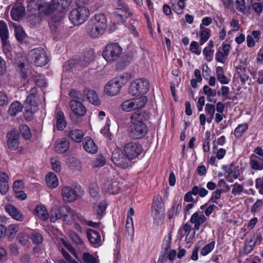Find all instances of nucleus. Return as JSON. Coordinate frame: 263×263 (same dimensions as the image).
I'll list each match as a JSON object with an SVG mask.
<instances>
[{"mask_svg": "<svg viewBox=\"0 0 263 263\" xmlns=\"http://www.w3.org/2000/svg\"><path fill=\"white\" fill-rule=\"evenodd\" d=\"M147 116L145 112H134L131 116L128 131L129 137L133 139H142L147 134L148 129L144 122L147 120Z\"/></svg>", "mask_w": 263, "mask_h": 263, "instance_id": "f257e3e1", "label": "nucleus"}, {"mask_svg": "<svg viewBox=\"0 0 263 263\" xmlns=\"http://www.w3.org/2000/svg\"><path fill=\"white\" fill-rule=\"evenodd\" d=\"M30 16H39L41 13L49 15L52 13V5L44 0H30L27 5Z\"/></svg>", "mask_w": 263, "mask_h": 263, "instance_id": "f03ea898", "label": "nucleus"}, {"mask_svg": "<svg viewBox=\"0 0 263 263\" xmlns=\"http://www.w3.org/2000/svg\"><path fill=\"white\" fill-rule=\"evenodd\" d=\"M90 15V11L85 6H78L70 12L69 20L75 26L80 25L87 20Z\"/></svg>", "mask_w": 263, "mask_h": 263, "instance_id": "7ed1b4c3", "label": "nucleus"}, {"mask_svg": "<svg viewBox=\"0 0 263 263\" xmlns=\"http://www.w3.org/2000/svg\"><path fill=\"white\" fill-rule=\"evenodd\" d=\"M122 54V48L118 43L107 44L102 52V56L108 62L117 61Z\"/></svg>", "mask_w": 263, "mask_h": 263, "instance_id": "20e7f679", "label": "nucleus"}, {"mask_svg": "<svg viewBox=\"0 0 263 263\" xmlns=\"http://www.w3.org/2000/svg\"><path fill=\"white\" fill-rule=\"evenodd\" d=\"M149 88V84L148 80L144 78H140L130 84L128 91L133 96H139L146 93Z\"/></svg>", "mask_w": 263, "mask_h": 263, "instance_id": "39448f33", "label": "nucleus"}, {"mask_svg": "<svg viewBox=\"0 0 263 263\" xmlns=\"http://www.w3.org/2000/svg\"><path fill=\"white\" fill-rule=\"evenodd\" d=\"M28 60L36 66H43L48 62V58L45 50L41 48L31 50L28 54Z\"/></svg>", "mask_w": 263, "mask_h": 263, "instance_id": "423d86ee", "label": "nucleus"}, {"mask_svg": "<svg viewBox=\"0 0 263 263\" xmlns=\"http://www.w3.org/2000/svg\"><path fill=\"white\" fill-rule=\"evenodd\" d=\"M111 159L117 166L126 168L132 166V159L126 155H124L121 150L115 149L111 155Z\"/></svg>", "mask_w": 263, "mask_h": 263, "instance_id": "0eeeda50", "label": "nucleus"}, {"mask_svg": "<svg viewBox=\"0 0 263 263\" xmlns=\"http://www.w3.org/2000/svg\"><path fill=\"white\" fill-rule=\"evenodd\" d=\"M146 102V98L143 96L126 100L121 104V106L124 110L130 111L142 108L145 105Z\"/></svg>", "mask_w": 263, "mask_h": 263, "instance_id": "6e6552de", "label": "nucleus"}, {"mask_svg": "<svg viewBox=\"0 0 263 263\" xmlns=\"http://www.w3.org/2000/svg\"><path fill=\"white\" fill-rule=\"evenodd\" d=\"M72 0H52L50 5H52V13L57 11L59 16L58 18L53 17L52 20L55 22H60L63 18V10L68 8Z\"/></svg>", "mask_w": 263, "mask_h": 263, "instance_id": "1a4fd4ad", "label": "nucleus"}, {"mask_svg": "<svg viewBox=\"0 0 263 263\" xmlns=\"http://www.w3.org/2000/svg\"><path fill=\"white\" fill-rule=\"evenodd\" d=\"M123 76L120 78H115L109 81L104 87L105 92L109 96L118 95L120 91L122 85H123Z\"/></svg>", "mask_w": 263, "mask_h": 263, "instance_id": "9d476101", "label": "nucleus"}, {"mask_svg": "<svg viewBox=\"0 0 263 263\" xmlns=\"http://www.w3.org/2000/svg\"><path fill=\"white\" fill-rule=\"evenodd\" d=\"M124 151L125 154L133 160L141 153L142 147L138 142L130 141L125 145Z\"/></svg>", "mask_w": 263, "mask_h": 263, "instance_id": "9b49d317", "label": "nucleus"}, {"mask_svg": "<svg viewBox=\"0 0 263 263\" xmlns=\"http://www.w3.org/2000/svg\"><path fill=\"white\" fill-rule=\"evenodd\" d=\"M80 189L78 187L74 188L64 186L62 190V195L63 200L67 202H72L76 200L79 197Z\"/></svg>", "mask_w": 263, "mask_h": 263, "instance_id": "f8f14e48", "label": "nucleus"}, {"mask_svg": "<svg viewBox=\"0 0 263 263\" xmlns=\"http://www.w3.org/2000/svg\"><path fill=\"white\" fill-rule=\"evenodd\" d=\"M31 91L32 92L27 97L24 105L26 111L33 114L37 110V103L35 101L36 88H32Z\"/></svg>", "mask_w": 263, "mask_h": 263, "instance_id": "ddd939ff", "label": "nucleus"}, {"mask_svg": "<svg viewBox=\"0 0 263 263\" xmlns=\"http://www.w3.org/2000/svg\"><path fill=\"white\" fill-rule=\"evenodd\" d=\"M7 137L8 139L7 143L9 148L11 150L17 149L19 145V135L17 130L12 129L8 133Z\"/></svg>", "mask_w": 263, "mask_h": 263, "instance_id": "4468645a", "label": "nucleus"}, {"mask_svg": "<svg viewBox=\"0 0 263 263\" xmlns=\"http://www.w3.org/2000/svg\"><path fill=\"white\" fill-rule=\"evenodd\" d=\"M83 101L72 100L69 102V106L72 112L80 117L84 116L86 112L85 107L82 103Z\"/></svg>", "mask_w": 263, "mask_h": 263, "instance_id": "2eb2a0df", "label": "nucleus"}, {"mask_svg": "<svg viewBox=\"0 0 263 263\" xmlns=\"http://www.w3.org/2000/svg\"><path fill=\"white\" fill-rule=\"evenodd\" d=\"M60 212L62 214V219L65 222L69 223L74 220L76 212L69 206H61Z\"/></svg>", "mask_w": 263, "mask_h": 263, "instance_id": "dca6fc26", "label": "nucleus"}, {"mask_svg": "<svg viewBox=\"0 0 263 263\" xmlns=\"http://www.w3.org/2000/svg\"><path fill=\"white\" fill-rule=\"evenodd\" d=\"M89 21L104 31H105L107 27V19L104 14L102 13L96 14Z\"/></svg>", "mask_w": 263, "mask_h": 263, "instance_id": "f3484780", "label": "nucleus"}, {"mask_svg": "<svg viewBox=\"0 0 263 263\" xmlns=\"http://www.w3.org/2000/svg\"><path fill=\"white\" fill-rule=\"evenodd\" d=\"M5 210L11 217L15 220L19 221H23L24 219V216L22 213L14 206L8 204L5 205Z\"/></svg>", "mask_w": 263, "mask_h": 263, "instance_id": "a211bd4d", "label": "nucleus"}, {"mask_svg": "<svg viewBox=\"0 0 263 263\" xmlns=\"http://www.w3.org/2000/svg\"><path fill=\"white\" fill-rule=\"evenodd\" d=\"M83 146L85 151L90 154H95L98 151V146L92 139L86 137L83 140Z\"/></svg>", "mask_w": 263, "mask_h": 263, "instance_id": "6ab92c4d", "label": "nucleus"}, {"mask_svg": "<svg viewBox=\"0 0 263 263\" xmlns=\"http://www.w3.org/2000/svg\"><path fill=\"white\" fill-rule=\"evenodd\" d=\"M119 183L112 180H107L104 183V189L111 194H117L120 190Z\"/></svg>", "mask_w": 263, "mask_h": 263, "instance_id": "aec40b11", "label": "nucleus"}, {"mask_svg": "<svg viewBox=\"0 0 263 263\" xmlns=\"http://www.w3.org/2000/svg\"><path fill=\"white\" fill-rule=\"evenodd\" d=\"M69 147V142L65 138L59 139L55 143L54 150L59 153H65Z\"/></svg>", "mask_w": 263, "mask_h": 263, "instance_id": "412c9836", "label": "nucleus"}, {"mask_svg": "<svg viewBox=\"0 0 263 263\" xmlns=\"http://www.w3.org/2000/svg\"><path fill=\"white\" fill-rule=\"evenodd\" d=\"M12 19L18 21L22 19L25 15V8L21 5L14 6L11 10Z\"/></svg>", "mask_w": 263, "mask_h": 263, "instance_id": "4be33fe9", "label": "nucleus"}, {"mask_svg": "<svg viewBox=\"0 0 263 263\" xmlns=\"http://www.w3.org/2000/svg\"><path fill=\"white\" fill-rule=\"evenodd\" d=\"M249 164L252 169L256 171L263 170V160L256 154H252L250 157Z\"/></svg>", "mask_w": 263, "mask_h": 263, "instance_id": "5701e85b", "label": "nucleus"}, {"mask_svg": "<svg viewBox=\"0 0 263 263\" xmlns=\"http://www.w3.org/2000/svg\"><path fill=\"white\" fill-rule=\"evenodd\" d=\"M87 237L92 245H100L101 243V235L99 232L93 229H89L87 231Z\"/></svg>", "mask_w": 263, "mask_h": 263, "instance_id": "b1692460", "label": "nucleus"}, {"mask_svg": "<svg viewBox=\"0 0 263 263\" xmlns=\"http://www.w3.org/2000/svg\"><path fill=\"white\" fill-rule=\"evenodd\" d=\"M206 220L205 216L203 214L199 215V213L196 212L194 213L190 219V222L194 224V228L193 229L198 230L200 226Z\"/></svg>", "mask_w": 263, "mask_h": 263, "instance_id": "393cba45", "label": "nucleus"}, {"mask_svg": "<svg viewBox=\"0 0 263 263\" xmlns=\"http://www.w3.org/2000/svg\"><path fill=\"white\" fill-rule=\"evenodd\" d=\"M87 30L89 35L93 38L98 37L103 34L105 32L99 27L93 24V23L89 21L87 23Z\"/></svg>", "mask_w": 263, "mask_h": 263, "instance_id": "a878e982", "label": "nucleus"}, {"mask_svg": "<svg viewBox=\"0 0 263 263\" xmlns=\"http://www.w3.org/2000/svg\"><path fill=\"white\" fill-rule=\"evenodd\" d=\"M0 37L3 46L6 45L9 37V32L7 25L3 21H0Z\"/></svg>", "mask_w": 263, "mask_h": 263, "instance_id": "bb28decb", "label": "nucleus"}, {"mask_svg": "<svg viewBox=\"0 0 263 263\" xmlns=\"http://www.w3.org/2000/svg\"><path fill=\"white\" fill-rule=\"evenodd\" d=\"M83 92L84 96L87 97L88 100L90 103L95 105H98L100 104V101L96 91L93 90L85 89Z\"/></svg>", "mask_w": 263, "mask_h": 263, "instance_id": "cd10ccee", "label": "nucleus"}, {"mask_svg": "<svg viewBox=\"0 0 263 263\" xmlns=\"http://www.w3.org/2000/svg\"><path fill=\"white\" fill-rule=\"evenodd\" d=\"M164 209H158L152 208V215L154 220V222L159 224L163 218Z\"/></svg>", "mask_w": 263, "mask_h": 263, "instance_id": "c85d7f7f", "label": "nucleus"}, {"mask_svg": "<svg viewBox=\"0 0 263 263\" xmlns=\"http://www.w3.org/2000/svg\"><path fill=\"white\" fill-rule=\"evenodd\" d=\"M68 135L69 137L73 141L79 143L81 142L82 138L84 136V133L80 129H75L69 131Z\"/></svg>", "mask_w": 263, "mask_h": 263, "instance_id": "c756f323", "label": "nucleus"}, {"mask_svg": "<svg viewBox=\"0 0 263 263\" xmlns=\"http://www.w3.org/2000/svg\"><path fill=\"white\" fill-rule=\"evenodd\" d=\"M107 204L106 201H103L100 202L98 205H96L93 206V210L96 213L97 217L100 219L103 215H104Z\"/></svg>", "mask_w": 263, "mask_h": 263, "instance_id": "7c9ffc66", "label": "nucleus"}, {"mask_svg": "<svg viewBox=\"0 0 263 263\" xmlns=\"http://www.w3.org/2000/svg\"><path fill=\"white\" fill-rule=\"evenodd\" d=\"M200 32L199 35L200 37L199 43L202 45L209 39L211 35V30L210 29L204 28L202 25L200 26Z\"/></svg>", "mask_w": 263, "mask_h": 263, "instance_id": "2f4dec72", "label": "nucleus"}, {"mask_svg": "<svg viewBox=\"0 0 263 263\" xmlns=\"http://www.w3.org/2000/svg\"><path fill=\"white\" fill-rule=\"evenodd\" d=\"M34 214L43 220H46L48 218L47 211L44 206H36L34 211Z\"/></svg>", "mask_w": 263, "mask_h": 263, "instance_id": "473e14b6", "label": "nucleus"}, {"mask_svg": "<svg viewBox=\"0 0 263 263\" xmlns=\"http://www.w3.org/2000/svg\"><path fill=\"white\" fill-rule=\"evenodd\" d=\"M23 105L18 101H14L9 106L8 112L11 116H15L22 111Z\"/></svg>", "mask_w": 263, "mask_h": 263, "instance_id": "72a5a7b5", "label": "nucleus"}, {"mask_svg": "<svg viewBox=\"0 0 263 263\" xmlns=\"http://www.w3.org/2000/svg\"><path fill=\"white\" fill-rule=\"evenodd\" d=\"M47 185L50 188H55L58 185V180L55 174L53 173H48L46 177Z\"/></svg>", "mask_w": 263, "mask_h": 263, "instance_id": "f704fd0d", "label": "nucleus"}, {"mask_svg": "<svg viewBox=\"0 0 263 263\" xmlns=\"http://www.w3.org/2000/svg\"><path fill=\"white\" fill-rule=\"evenodd\" d=\"M66 121L63 112L59 111L57 114V127L59 130H63L66 127Z\"/></svg>", "mask_w": 263, "mask_h": 263, "instance_id": "c9c22d12", "label": "nucleus"}, {"mask_svg": "<svg viewBox=\"0 0 263 263\" xmlns=\"http://www.w3.org/2000/svg\"><path fill=\"white\" fill-rule=\"evenodd\" d=\"M170 243H171V238L169 237V240H167L164 243H163V246L164 247V253L160 254L158 262L161 263H164L167 259L168 257L167 255H166V253L168 251V250L170 248Z\"/></svg>", "mask_w": 263, "mask_h": 263, "instance_id": "e433bc0d", "label": "nucleus"}, {"mask_svg": "<svg viewBox=\"0 0 263 263\" xmlns=\"http://www.w3.org/2000/svg\"><path fill=\"white\" fill-rule=\"evenodd\" d=\"M248 127V124L246 123L238 125L234 130V135L237 138H240L247 130Z\"/></svg>", "mask_w": 263, "mask_h": 263, "instance_id": "4c0bfd02", "label": "nucleus"}, {"mask_svg": "<svg viewBox=\"0 0 263 263\" xmlns=\"http://www.w3.org/2000/svg\"><path fill=\"white\" fill-rule=\"evenodd\" d=\"M7 236L10 240H11L14 238L16 233L18 232V226L17 224H11L7 228Z\"/></svg>", "mask_w": 263, "mask_h": 263, "instance_id": "58836bf2", "label": "nucleus"}, {"mask_svg": "<svg viewBox=\"0 0 263 263\" xmlns=\"http://www.w3.org/2000/svg\"><path fill=\"white\" fill-rule=\"evenodd\" d=\"M106 162L105 158L103 155H100L93 160L92 165L93 167H101L103 166Z\"/></svg>", "mask_w": 263, "mask_h": 263, "instance_id": "ea45409f", "label": "nucleus"}, {"mask_svg": "<svg viewBox=\"0 0 263 263\" xmlns=\"http://www.w3.org/2000/svg\"><path fill=\"white\" fill-rule=\"evenodd\" d=\"M198 191V186L195 185L192 188L191 191L186 193L184 197V200L186 202H192L195 203V201L194 200L192 195H197Z\"/></svg>", "mask_w": 263, "mask_h": 263, "instance_id": "a19ab883", "label": "nucleus"}, {"mask_svg": "<svg viewBox=\"0 0 263 263\" xmlns=\"http://www.w3.org/2000/svg\"><path fill=\"white\" fill-rule=\"evenodd\" d=\"M21 134L25 139L28 140L31 137V130L29 127L26 125H21L20 126Z\"/></svg>", "mask_w": 263, "mask_h": 263, "instance_id": "79ce46f5", "label": "nucleus"}, {"mask_svg": "<svg viewBox=\"0 0 263 263\" xmlns=\"http://www.w3.org/2000/svg\"><path fill=\"white\" fill-rule=\"evenodd\" d=\"M50 219L52 222H55L57 220L62 219L60 207L59 209H53L51 210L50 213Z\"/></svg>", "mask_w": 263, "mask_h": 263, "instance_id": "37998d69", "label": "nucleus"}, {"mask_svg": "<svg viewBox=\"0 0 263 263\" xmlns=\"http://www.w3.org/2000/svg\"><path fill=\"white\" fill-rule=\"evenodd\" d=\"M153 208L164 209L162 197L159 195H156L153 199Z\"/></svg>", "mask_w": 263, "mask_h": 263, "instance_id": "c03bdc74", "label": "nucleus"}, {"mask_svg": "<svg viewBox=\"0 0 263 263\" xmlns=\"http://www.w3.org/2000/svg\"><path fill=\"white\" fill-rule=\"evenodd\" d=\"M69 95L72 98V100H76L77 101H84L85 99L84 94H82L80 91L76 89L70 90L69 92Z\"/></svg>", "mask_w": 263, "mask_h": 263, "instance_id": "a18cd8bd", "label": "nucleus"}, {"mask_svg": "<svg viewBox=\"0 0 263 263\" xmlns=\"http://www.w3.org/2000/svg\"><path fill=\"white\" fill-rule=\"evenodd\" d=\"M14 33L16 39L20 41H22L26 37V33L22 27L16 26L14 27Z\"/></svg>", "mask_w": 263, "mask_h": 263, "instance_id": "49530a36", "label": "nucleus"}, {"mask_svg": "<svg viewBox=\"0 0 263 263\" xmlns=\"http://www.w3.org/2000/svg\"><path fill=\"white\" fill-rule=\"evenodd\" d=\"M82 259L85 263H99L98 260L95 257L87 252L83 253Z\"/></svg>", "mask_w": 263, "mask_h": 263, "instance_id": "de8ad7c7", "label": "nucleus"}, {"mask_svg": "<svg viewBox=\"0 0 263 263\" xmlns=\"http://www.w3.org/2000/svg\"><path fill=\"white\" fill-rule=\"evenodd\" d=\"M215 242L213 241L202 248L200 251V254L206 256L210 253L214 248Z\"/></svg>", "mask_w": 263, "mask_h": 263, "instance_id": "09e8293b", "label": "nucleus"}, {"mask_svg": "<svg viewBox=\"0 0 263 263\" xmlns=\"http://www.w3.org/2000/svg\"><path fill=\"white\" fill-rule=\"evenodd\" d=\"M17 70L20 72V74L23 79H26L27 77V70L25 67V64L22 62L17 63Z\"/></svg>", "mask_w": 263, "mask_h": 263, "instance_id": "8fccbe9b", "label": "nucleus"}, {"mask_svg": "<svg viewBox=\"0 0 263 263\" xmlns=\"http://www.w3.org/2000/svg\"><path fill=\"white\" fill-rule=\"evenodd\" d=\"M89 193L90 196L97 200L99 198V188L96 184H91L89 186Z\"/></svg>", "mask_w": 263, "mask_h": 263, "instance_id": "3c124183", "label": "nucleus"}, {"mask_svg": "<svg viewBox=\"0 0 263 263\" xmlns=\"http://www.w3.org/2000/svg\"><path fill=\"white\" fill-rule=\"evenodd\" d=\"M256 243V241H253L252 239H251L248 241H247L245 243L244 247V251L246 254H249L251 253L254 247L255 246Z\"/></svg>", "mask_w": 263, "mask_h": 263, "instance_id": "603ef678", "label": "nucleus"}, {"mask_svg": "<svg viewBox=\"0 0 263 263\" xmlns=\"http://www.w3.org/2000/svg\"><path fill=\"white\" fill-rule=\"evenodd\" d=\"M236 8L237 10L241 12L244 13L246 9V4L245 0H236Z\"/></svg>", "mask_w": 263, "mask_h": 263, "instance_id": "864d4df0", "label": "nucleus"}, {"mask_svg": "<svg viewBox=\"0 0 263 263\" xmlns=\"http://www.w3.org/2000/svg\"><path fill=\"white\" fill-rule=\"evenodd\" d=\"M31 240L32 242L36 245L41 243L43 242V238L42 235L37 232H34L31 235Z\"/></svg>", "mask_w": 263, "mask_h": 263, "instance_id": "5fc2aeb1", "label": "nucleus"}, {"mask_svg": "<svg viewBox=\"0 0 263 263\" xmlns=\"http://www.w3.org/2000/svg\"><path fill=\"white\" fill-rule=\"evenodd\" d=\"M190 51L197 55L201 53V50L199 49V44L196 41H192L190 46Z\"/></svg>", "mask_w": 263, "mask_h": 263, "instance_id": "6e6d98bb", "label": "nucleus"}, {"mask_svg": "<svg viewBox=\"0 0 263 263\" xmlns=\"http://www.w3.org/2000/svg\"><path fill=\"white\" fill-rule=\"evenodd\" d=\"M214 52V50L211 49L209 47H205L203 49V53L208 61L211 62L212 60Z\"/></svg>", "mask_w": 263, "mask_h": 263, "instance_id": "4d7b16f0", "label": "nucleus"}, {"mask_svg": "<svg viewBox=\"0 0 263 263\" xmlns=\"http://www.w3.org/2000/svg\"><path fill=\"white\" fill-rule=\"evenodd\" d=\"M70 237L72 242L76 245H82L83 242L82 239L76 233L73 232L70 233Z\"/></svg>", "mask_w": 263, "mask_h": 263, "instance_id": "13d9d810", "label": "nucleus"}, {"mask_svg": "<svg viewBox=\"0 0 263 263\" xmlns=\"http://www.w3.org/2000/svg\"><path fill=\"white\" fill-rule=\"evenodd\" d=\"M51 163L52 169L56 172H59L61 170V162L55 158L51 159Z\"/></svg>", "mask_w": 263, "mask_h": 263, "instance_id": "bf43d9fd", "label": "nucleus"}, {"mask_svg": "<svg viewBox=\"0 0 263 263\" xmlns=\"http://www.w3.org/2000/svg\"><path fill=\"white\" fill-rule=\"evenodd\" d=\"M8 103L9 100L7 95L4 91H0V106H6Z\"/></svg>", "mask_w": 263, "mask_h": 263, "instance_id": "052dcab7", "label": "nucleus"}, {"mask_svg": "<svg viewBox=\"0 0 263 263\" xmlns=\"http://www.w3.org/2000/svg\"><path fill=\"white\" fill-rule=\"evenodd\" d=\"M17 239L18 240L21 244L24 245L28 241L29 237L26 234L20 233L17 236Z\"/></svg>", "mask_w": 263, "mask_h": 263, "instance_id": "680f3d73", "label": "nucleus"}, {"mask_svg": "<svg viewBox=\"0 0 263 263\" xmlns=\"http://www.w3.org/2000/svg\"><path fill=\"white\" fill-rule=\"evenodd\" d=\"M205 111L206 114H209L211 116H214L215 112V106L213 104L207 103L205 105Z\"/></svg>", "mask_w": 263, "mask_h": 263, "instance_id": "e2e57ef3", "label": "nucleus"}, {"mask_svg": "<svg viewBox=\"0 0 263 263\" xmlns=\"http://www.w3.org/2000/svg\"><path fill=\"white\" fill-rule=\"evenodd\" d=\"M243 186L241 184L235 183L233 185V188L232 190V194H239L243 191Z\"/></svg>", "mask_w": 263, "mask_h": 263, "instance_id": "0e129e2a", "label": "nucleus"}, {"mask_svg": "<svg viewBox=\"0 0 263 263\" xmlns=\"http://www.w3.org/2000/svg\"><path fill=\"white\" fill-rule=\"evenodd\" d=\"M252 8L259 15L262 11L263 5L261 3L255 2L252 4Z\"/></svg>", "mask_w": 263, "mask_h": 263, "instance_id": "69168bd1", "label": "nucleus"}, {"mask_svg": "<svg viewBox=\"0 0 263 263\" xmlns=\"http://www.w3.org/2000/svg\"><path fill=\"white\" fill-rule=\"evenodd\" d=\"M23 183L21 180H16L14 181L13 184V190L15 192H18L22 191L23 188Z\"/></svg>", "mask_w": 263, "mask_h": 263, "instance_id": "338daca9", "label": "nucleus"}, {"mask_svg": "<svg viewBox=\"0 0 263 263\" xmlns=\"http://www.w3.org/2000/svg\"><path fill=\"white\" fill-rule=\"evenodd\" d=\"M9 190V184L7 182H0V193L5 195Z\"/></svg>", "mask_w": 263, "mask_h": 263, "instance_id": "774afa93", "label": "nucleus"}]
</instances>
